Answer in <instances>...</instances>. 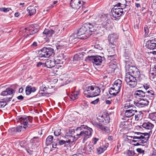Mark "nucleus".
I'll use <instances>...</instances> for the list:
<instances>
[{
    "mask_svg": "<svg viewBox=\"0 0 156 156\" xmlns=\"http://www.w3.org/2000/svg\"><path fill=\"white\" fill-rule=\"evenodd\" d=\"M92 129L84 125L77 127L75 130L74 127L69 128V143L72 144L80 137L83 138L82 142L84 143L91 136Z\"/></svg>",
    "mask_w": 156,
    "mask_h": 156,
    "instance_id": "2",
    "label": "nucleus"
},
{
    "mask_svg": "<svg viewBox=\"0 0 156 156\" xmlns=\"http://www.w3.org/2000/svg\"><path fill=\"white\" fill-rule=\"evenodd\" d=\"M136 151L138 152L140 154H143L144 152V151L140 148H137L136 150Z\"/></svg>",
    "mask_w": 156,
    "mask_h": 156,
    "instance_id": "57",
    "label": "nucleus"
},
{
    "mask_svg": "<svg viewBox=\"0 0 156 156\" xmlns=\"http://www.w3.org/2000/svg\"><path fill=\"white\" fill-rule=\"evenodd\" d=\"M10 10H11V9L10 8H5L4 7V8H0V10L1 11H3L5 12H8Z\"/></svg>",
    "mask_w": 156,
    "mask_h": 156,
    "instance_id": "48",
    "label": "nucleus"
},
{
    "mask_svg": "<svg viewBox=\"0 0 156 156\" xmlns=\"http://www.w3.org/2000/svg\"><path fill=\"white\" fill-rule=\"evenodd\" d=\"M76 119V117L74 116L73 115H70V117L69 119V120L72 123H70V124H73L74 125L76 124L75 120Z\"/></svg>",
    "mask_w": 156,
    "mask_h": 156,
    "instance_id": "41",
    "label": "nucleus"
},
{
    "mask_svg": "<svg viewBox=\"0 0 156 156\" xmlns=\"http://www.w3.org/2000/svg\"><path fill=\"white\" fill-rule=\"evenodd\" d=\"M107 22H105L101 24H96L89 23H86L77 32L78 36L83 35L82 37L83 39L87 38L92 34V32H96L97 34H100L102 36L104 33V31Z\"/></svg>",
    "mask_w": 156,
    "mask_h": 156,
    "instance_id": "1",
    "label": "nucleus"
},
{
    "mask_svg": "<svg viewBox=\"0 0 156 156\" xmlns=\"http://www.w3.org/2000/svg\"><path fill=\"white\" fill-rule=\"evenodd\" d=\"M149 102L148 100L146 98L140 99L138 101H134V104L136 108H140L147 106Z\"/></svg>",
    "mask_w": 156,
    "mask_h": 156,
    "instance_id": "10",
    "label": "nucleus"
},
{
    "mask_svg": "<svg viewBox=\"0 0 156 156\" xmlns=\"http://www.w3.org/2000/svg\"><path fill=\"white\" fill-rule=\"evenodd\" d=\"M13 91V89L12 88H7L5 90L2 92L1 94L2 96L11 95L12 94Z\"/></svg>",
    "mask_w": 156,
    "mask_h": 156,
    "instance_id": "26",
    "label": "nucleus"
},
{
    "mask_svg": "<svg viewBox=\"0 0 156 156\" xmlns=\"http://www.w3.org/2000/svg\"><path fill=\"white\" fill-rule=\"evenodd\" d=\"M17 122H20L21 125L16 128H13L11 129L12 131L15 132H20L22 131H25L27 128H30L32 126V118L27 116H20L16 118Z\"/></svg>",
    "mask_w": 156,
    "mask_h": 156,
    "instance_id": "3",
    "label": "nucleus"
},
{
    "mask_svg": "<svg viewBox=\"0 0 156 156\" xmlns=\"http://www.w3.org/2000/svg\"><path fill=\"white\" fill-rule=\"evenodd\" d=\"M134 95L135 98H139L140 99L141 98L144 97L147 98V100H152L155 97L154 92L151 90H148L147 91L137 90L134 92Z\"/></svg>",
    "mask_w": 156,
    "mask_h": 156,
    "instance_id": "6",
    "label": "nucleus"
},
{
    "mask_svg": "<svg viewBox=\"0 0 156 156\" xmlns=\"http://www.w3.org/2000/svg\"><path fill=\"white\" fill-rule=\"evenodd\" d=\"M53 138V136H49L47 138L46 140V144L47 146L50 145L52 143Z\"/></svg>",
    "mask_w": 156,
    "mask_h": 156,
    "instance_id": "38",
    "label": "nucleus"
},
{
    "mask_svg": "<svg viewBox=\"0 0 156 156\" xmlns=\"http://www.w3.org/2000/svg\"><path fill=\"white\" fill-rule=\"evenodd\" d=\"M89 60L93 63L94 65L99 66L102 63V58L100 56H91L89 57Z\"/></svg>",
    "mask_w": 156,
    "mask_h": 156,
    "instance_id": "11",
    "label": "nucleus"
},
{
    "mask_svg": "<svg viewBox=\"0 0 156 156\" xmlns=\"http://www.w3.org/2000/svg\"><path fill=\"white\" fill-rule=\"evenodd\" d=\"M54 50L50 47H44L39 52L38 57L40 58H48L53 53Z\"/></svg>",
    "mask_w": 156,
    "mask_h": 156,
    "instance_id": "7",
    "label": "nucleus"
},
{
    "mask_svg": "<svg viewBox=\"0 0 156 156\" xmlns=\"http://www.w3.org/2000/svg\"><path fill=\"white\" fill-rule=\"evenodd\" d=\"M122 82L120 80L118 79L115 80L112 85V87L116 89L120 90L122 87Z\"/></svg>",
    "mask_w": 156,
    "mask_h": 156,
    "instance_id": "20",
    "label": "nucleus"
},
{
    "mask_svg": "<svg viewBox=\"0 0 156 156\" xmlns=\"http://www.w3.org/2000/svg\"><path fill=\"white\" fill-rule=\"evenodd\" d=\"M17 99L19 100H22L24 98L23 97L22 95H20L17 97Z\"/></svg>",
    "mask_w": 156,
    "mask_h": 156,
    "instance_id": "63",
    "label": "nucleus"
},
{
    "mask_svg": "<svg viewBox=\"0 0 156 156\" xmlns=\"http://www.w3.org/2000/svg\"><path fill=\"white\" fill-rule=\"evenodd\" d=\"M149 74L151 75V76H154L153 78H154L155 76H156V66L150 69Z\"/></svg>",
    "mask_w": 156,
    "mask_h": 156,
    "instance_id": "37",
    "label": "nucleus"
},
{
    "mask_svg": "<svg viewBox=\"0 0 156 156\" xmlns=\"http://www.w3.org/2000/svg\"><path fill=\"white\" fill-rule=\"evenodd\" d=\"M55 32L54 30L51 29H45L43 32V34L47 35L48 37L52 36Z\"/></svg>",
    "mask_w": 156,
    "mask_h": 156,
    "instance_id": "28",
    "label": "nucleus"
},
{
    "mask_svg": "<svg viewBox=\"0 0 156 156\" xmlns=\"http://www.w3.org/2000/svg\"><path fill=\"white\" fill-rule=\"evenodd\" d=\"M101 93L100 88L95 86H87L83 91L84 96L87 98H92L98 96Z\"/></svg>",
    "mask_w": 156,
    "mask_h": 156,
    "instance_id": "4",
    "label": "nucleus"
},
{
    "mask_svg": "<svg viewBox=\"0 0 156 156\" xmlns=\"http://www.w3.org/2000/svg\"><path fill=\"white\" fill-rule=\"evenodd\" d=\"M121 1L123 2V3H118L116 5L117 6V7H119L120 9H122L123 10V9H124L126 8V0H121Z\"/></svg>",
    "mask_w": 156,
    "mask_h": 156,
    "instance_id": "34",
    "label": "nucleus"
},
{
    "mask_svg": "<svg viewBox=\"0 0 156 156\" xmlns=\"http://www.w3.org/2000/svg\"><path fill=\"white\" fill-rule=\"evenodd\" d=\"M137 112L135 110H133V108L126 110L125 112V115L126 117L129 118L133 115L135 113Z\"/></svg>",
    "mask_w": 156,
    "mask_h": 156,
    "instance_id": "22",
    "label": "nucleus"
},
{
    "mask_svg": "<svg viewBox=\"0 0 156 156\" xmlns=\"http://www.w3.org/2000/svg\"><path fill=\"white\" fill-rule=\"evenodd\" d=\"M61 129L60 128H56L54 130V134L55 136H58L61 135V136L64 137L65 138L68 139V130L67 129H65L64 133H62Z\"/></svg>",
    "mask_w": 156,
    "mask_h": 156,
    "instance_id": "12",
    "label": "nucleus"
},
{
    "mask_svg": "<svg viewBox=\"0 0 156 156\" xmlns=\"http://www.w3.org/2000/svg\"><path fill=\"white\" fill-rule=\"evenodd\" d=\"M92 124L94 126H95L97 127V128H98L99 125L100 124V122L98 123L96 122L93 121L92 122Z\"/></svg>",
    "mask_w": 156,
    "mask_h": 156,
    "instance_id": "59",
    "label": "nucleus"
},
{
    "mask_svg": "<svg viewBox=\"0 0 156 156\" xmlns=\"http://www.w3.org/2000/svg\"><path fill=\"white\" fill-rule=\"evenodd\" d=\"M142 126L144 128L147 129H151L154 126V125L149 122L144 123Z\"/></svg>",
    "mask_w": 156,
    "mask_h": 156,
    "instance_id": "29",
    "label": "nucleus"
},
{
    "mask_svg": "<svg viewBox=\"0 0 156 156\" xmlns=\"http://www.w3.org/2000/svg\"><path fill=\"white\" fill-rule=\"evenodd\" d=\"M145 90L144 91H147L148 90H150L149 85L147 84H145L143 85Z\"/></svg>",
    "mask_w": 156,
    "mask_h": 156,
    "instance_id": "50",
    "label": "nucleus"
},
{
    "mask_svg": "<svg viewBox=\"0 0 156 156\" xmlns=\"http://www.w3.org/2000/svg\"><path fill=\"white\" fill-rule=\"evenodd\" d=\"M116 46V45L115 44H109L108 45L107 50L109 55L115 54V53Z\"/></svg>",
    "mask_w": 156,
    "mask_h": 156,
    "instance_id": "23",
    "label": "nucleus"
},
{
    "mask_svg": "<svg viewBox=\"0 0 156 156\" xmlns=\"http://www.w3.org/2000/svg\"><path fill=\"white\" fill-rule=\"evenodd\" d=\"M127 71L128 72L126 74H129L130 76L134 77L136 78H138L140 75L139 69L135 66L131 67L130 69Z\"/></svg>",
    "mask_w": 156,
    "mask_h": 156,
    "instance_id": "9",
    "label": "nucleus"
},
{
    "mask_svg": "<svg viewBox=\"0 0 156 156\" xmlns=\"http://www.w3.org/2000/svg\"><path fill=\"white\" fill-rule=\"evenodd\" d=\"M27 10L30 16L35 14L36 12L35 7L32 6H30L28 7Z\"/></svg>",
    "mask_w": 156,
    "mask_h": 156,
    "instance_id": "31",
    "label": "nucleus"
},
{
    "mask_svg": "<svg viewBox=\"0 0 156 156\" xmlns=\"http://www.w3.org/2000/svg\"><path fill=\"white\" fill-rule=\"evenodd\" d=\"M53 59L54 60L55 65L60 64L62 62L60 57H55Z\"/></svg>",
    "mask_w": 156,
    "mask_h": 156,
    "instance_id": "39",
    "label": "nucleus"
},
{
    "mask_svg": "<svg viewBox=\"0 0 156 156\" xmlns=\"http://www.w3.org/2000/svg\"><path fill=\"white\" fill-rule=\"evenodd\" d=\"M125 80L126 83L131 88L135 87L137 85V81L136 78L130 76L129 74H126Z\"/></svg>",
    "mask_w": 156,
    "mask_h": 156,
    "instance_id": "8",
    "label": "nucleus"
},
{
    "mask_svg": "<svg viewBox=\"0 0 156 156\" xmlns=\"http://www.w3.org/2000/svg\"><path fill=\"white\" fill-rule=\"evenodd\" d=\"M46 90V87H44V86H42L40 87V90L41 91H44Z\"/></svg>",
    "mask_w": 156,
    "mask_h": 156,
    "instance_id": "60",
    "label": "nucleus"
},
{
    "mask_svg": "<svg viewBox=\"0 0 156 156\" xmlns=\"http://www.w3.org/2000/svg\"><path fill=\"white\" fill-rule=\"evenodd\" d=\"M45 67L48 68H51L55 67V66L54 60L53 59H47L45 63Z\"/></svg>",
    "mask_w": 156,
    "mask_h": 156,
    "instance_id": "18",
    "label": "nucleus"
},
{
    "mask_svg": "<svg viewBox=\"0 0 156 156\" xmlns=\"http://www.w3.org/2000/svg\"><path fill=\"white\" fill-rule=\"evenodd\" d=\"M108 99L106 100L105 103L107 104L110 105L111 103L112 100L110 98H108Z\"/></svg>",
    "mask_w": 156,
    "mask_h": 156,
    "instance_id": "55",
    "label": "nucleus"
},
{
    "mask_svg": "<svg viewBox=\"0 0 156 156\" xmlns=\"http://www.w3.org/2000/svg\"><path fill=\"white\" fill-rule=\"evenodd\" d=\"M80 59L81 58L80 57L79 55L76 54L74 55L73 58V61L74 62L75 61L80 60Z\"/></svg>",
    "mask_w": 156,
    "mask_h": 156,
    "instance_id": "46",
    "label": "nucleus"
},
{
    "mask_svg": "<svg viewBox=\"0 0 156 156\" xmlns=\"http://www.w3.org/2000/svg\"><path fill=\"white\" fill-rule=\"evenodd\" d=\"M116 7H118L116 5L111 10L112 16L115 18L119 17L123 12V11L122 9H120L119 8H116Z\"/></svg>",
    "mask_w": 156,
    "mask_h": 156,
    "instance_id": "13",
    "label": "nucleus"
},
{
    "mask_svg": "<svg viewBox=\"0 0 156 156\" xmlns=\"http://www.w3.org/2000/svg\"><path fill=\"white\" fill-rule=\"evenodd\" d=\"M30 27L31 28H30V26L29 27H27L25 28L24 30L26 31H28L29 32H27V33H29L31 35L39 31L38 29H34L33 28H32L31 26H30Z\"/></svg>",
    "mask_w": 156,
    "mask_h": 156,
    "instance_id": "25",
    "label": "nucleus"
},
{
    "mask_svg": "<svg viewBox=\"0 0 156 156\" xmlns=\"http://www.w3.org/2000/svg\"><path fill=\"white\" fill-rule=\"evenodd\" d=\"M126 63L125 68L127 71L129 70L130 69L131 67L135 66H133L134 64V61L131 59L126 60Z\"/></svg>",
    "mask_w": 156,
    "mask_h": 156,
    "instance_id": "19",
    "label": "nucleus"
},
{
    "mask_svg": "<svg viewBox=\"0 0 156 156\" xmlns=\"http://www.w3.org/2000/svg\"><path fill=\"white\" fill-rule=\"evenodd\" d=\"M106 149V147L103 148L101 147H99L97 148V151L98 154H100L103 153Z\"/></svg>",
    "mask_w": 156,
    "mask_h": 156,
    "instance_id": "45",
    "label": "nucleus"
},
{
    "mask_svg": "<svg viewBox=\"0 0 156 156\" xmlns=\"http://www.w3.org/2000/svg\"><path fill=\"white\" fill-rule=\"evenodd\" d=\"M110 63L109 66V68L111 69V71L112 72H115V71L119 69V68L117 66V63L115 61V63L109 62Z\"/></svg>",
    "mask_w": 156,
    "mask_h": 156,
    "instance_id": "27",
    "label": "nucleus"
},
{
    "mask_svg": "<svg viewBox=\"0 0 156 156\" xmlns=\"http://www.w3.org/2000/svg\"><path fill=\"white\" fill-rule=\"evenodd\" d=\"M57 50H60L61 49L66 48L67 47V43L64 41H61L57 43L56 45Z\"/></svg>",
    "mask_w": 156,
    "mask_h": 156,
    "instance_id": "21",
    "label": "nucleus"
},
{
    "mask_svg": "<svg viewBox=\"0 0 156 156\" xmlns=\"http://www.w3.org/2000/svg\"><path fill=\"white\" fill-rule=\"evenodd\" d=\"M99 140L98 138H94L92 139V143L94 145L95 144L97 141Z\"/></svg>",
    "mask_w": 156,
    "mask_h": 156,
    "instance_id": "56",
    "label": "nucleus"
},
{
    "mask_svg": "<svg viewBox=\"0 0 156 156\" xmlns=\"http://www.w3.org/2000/svg\"><path fill=\"white\" fill-rule=\"evenodd\" d=\"M61 67V66L60 65H55L54 67H53V73L56 74H58V69L59 68Z\"/></svg>",
    "mask_w": 156,
    "mask_h": 156,
    "instance_id": "43",
    "label": "nucleus"
},
{
    "mask_svg": "<svg viewBox=\"0 0 156 156\" xmlns=\"http://www.w3.org/2000/svg\"><path fill=\"white\" fill-rule=\"evenodd\" d=\"M99 101V98H98L97 99H96L95 100H94L93 101H92L90 103L91 104H93L94 105H95L97 104L98 102Z\"/></svg>",
    "mask_w": 156,
    "mask_h": 156,
    "instance_id": "54",
    "label": "nucleus"
},
{
    "mask_svg": "<svg viewBox=\"0 0 156 156\" xmlns=\"http://www.w3.org/2000/svg\"><path fill=\"white\" fill-rule=\"evenodd\" d=\"M133 104H134V101H126L125 104L124 108L126 109H130L131 107H133L134 106Z\"/></svg>",
    "mask_w": 156,
    "mask_h": 156,
    "instance_id": "33",
    "label": "nucleus"
},
{
    "mask_svg": "<svg viewBox=\"0 0 156 156\" xmlns=\"http://www.w3.org/2000/svg\"><path fill=\"white\" fill-rule=\"evenodd\" d=\"M80 4H81V6H82V7H84L86 4V2L84 1L83 0H81Z\"/></svg>",
    "mask_w": 156,
    "mask_h": 156,
    "instance_id": "61",
    "label": "nucleus"
},
{
    "mask_svg": "<svg viewBox=\"0 0 156 156\" xmlns=\"http://www.w3.org/2000/svg\"><path fill=\"white\" fill-rule=\"evenodd\" d=\"M81 0H71L70 5L71 7L74 9H78L81 6Z\"/></svg>",
    "mask_w": 156,
    "mask_h": 156,
    "instance_id": "14",
    "label": "nucleus"
},
{
    "mask_svg": "<svg viewBox=\"0 0 156 156\" xmlns=\"http://www.w3.org/2000/svg\"><path fill=\"white\" fill-rule=\"evenodd\" d=\"M120 90L116 89L114 87H111L109 89V92L110 94L113 96H115L119 93Z\"/></svg>",
    "mask_w": 156,
    "mask_h": 156,
    "instance_id": "32",
    "label": "nucleus"
},
{
    "mask_svg": "<svg viewBox=\"0 0 156 156\" xmlns=\"http://www.w3.org/2000/svg\"><path fill=\"white\" fill-rule=\"evenodd\" d=\"M39 44V42H38V43L37 42L35 41L31 45V48H35L37 46H38V45Z\"/></svg>",
    "mask_w": 156,
    "mask_h": 156,
    "instance_id": "52",
    "label": "nucleus"
},
{
    "mask_svg": "<svg viewBox=\"0 0 156 156\" xmlns=\"http://www.w3.org/2000/svg\"><path fill=\"white\" fill-rule=\"evenodd\" d=\"M118 38V36L116 34L114 33L110 34L108 37L109 44H114V43L116 42Z\"/></svg>",
    "mask_w": 156,
    "mask_h": 156,
    "instance_id": "17",
    "label": "nucleus"
},
{
    "mask_svg": "<svg viewBox=\"0 0 156 156\" xmlns=\"http://www.w3.org/2000/svg\"><path fill=\"white\" fill-rule=\"evenodd\" d=\"M97 119L99 122H100L98 128L102 130L106 131V128H107L105 127V126H102L101 123H103V124H105V123H106L108 122H104V121H105L106 120L104 118L103 115H102L101 116H99L98 117H97Z\"/></svg>",
    "mask_w": 156,
    "mask_h": 156,
    "instance_id": "16",
    "label": "nucleus"
},
{
    "mask_svg": "<svg viewBox=\"0 0 156 156\" xmlns=\"http://www.w3.org/2000/svg\"><path fill=\"white\" fill-rule=\"evenodd\" d=\"M116 58V55L115 54H110L108 55V61L109 62H111L112 61L113 62H114L115 60H116L115 58Z\"/></svg>",
    "mask_w": 156,
    "mask_h": 156,
    "instance_id": "35",
    "label": "nucleus"
},
{
    "mask_svg": "<svg viewBox=\"0 0 156 156\" xmlns=\"http://www.w3.org/2000/svg\"><path fill=\"white\" fill-rule=\"evenodd\" d=\"M142 116V113L139 112V113L136 114L135 115V119L136 120L138 121L140 119Z\"/></svg>",
    "mask_w": 156,
    "mask_h": 156,
    "instance_id": "44",
    "label": "nucleus"
},
{
    "mask_svg": "<svg viewBox=\"0 0 156 156\" xmlns=\"http://www.w3.org/2000/svg\"><path fill=\"white\" fill-rule=\"evenodd\" d=\"M126 123L125 122H121L119 125L120 127L123 129L126 128L127 125L126 124Z\"/></svg>",
    "mask_w": 156,
    "mask_h": 156,
    "instance_id": "49",
    "label": "nucleus"
},
{
    "mask_svg": "<svg viewBox=\"0 0 156 156\" xmlns=\"http://www.w3.org/2000/svg\"><path fill=\"white\" fill-rule=\"evenodd\" d=\"M78 36L77 35L76 32L72 34V35L70 36L69 38V43H70V44L73 43L74 41H76L75 40L76 39Z\"/></svg>",
    "mask_w": 156,
    "mask_h": 156,
    "instance_id": "24",
    "label": "nucleus"
},
{
    "mask_svg": "<svg viewBox=\"0 0 156 156\" xmlns=\"http://www.w3.org/2000/svg\"><path fill=\"white\" fill-rule=\"evenodd\" d=\"M62 120L63 122H65L64 123V124L67 125L68 119L66 118V117H63L62 119Z\"/></svg>",
    "mask_w": 156,
    "mask_h": 156,
    "instance_id": "53",
    "label": "nucleus"
},
{
    "mask_svg": "<svg viewBox=\"0 0 156 156\" xmlns=\"http://www.w3.org/2000/svg\"><path fill=\"white\" fill-rule=\"evenodd\" d=\"M6 105V104H5V102L0 101V108L4 107Z\"/></svg>",
    "mask_w": 156,
    "mask_h": 156,
    "instance_id": "58",
    "label": "nucleus"
},
{
    "mask_svg": "<svg viewBox=\"0 0 156 156\" xmlns=\"http://www.w3.org/2000/svg\"><path fill=\"white\" fill-rule=\"evenodd\" d=\"M39 141V138L37 137H34L30 140V143L32 144V145H36V143H38Z\"/></svg>",
    "mask_w": 156,
    "mask_h": 156,
    "instance_id": "40",
    "label": "nucleus"
},
{
    "mask_svg": "<svg viewBox=\"0 0 156 156\" xmlns=\"http://www.w3.org/2000/svg\"><path fill=\"white\" fill-rule=\"evenodd\" d=\"M146 46L148 49L154 50V48H155V47H156V44H154L152 43H150L149 42H147Z\"/></svg>",
    "mask_w": 156,
    "mask_h": 156,
    "instance_id": "36",
    "label": "nucleus"
},
{
    "mask_svg": "<svg viewBox=\"0 0 156 156\" xmlns=\"http://www.w3.org/2000/svg\"><path fill=\"white\" fill-rule=\"evenodd\" d=\"M26 151L27 153L29 154H33V151L31 150H30V149H26Z\"/></svg>",
    "mask_w": 156,
    "mask_h": 156,
    "instance_id": "62",
    "label": "nucleus"
},
{
    "mask_svg": "<svg viewBox=\"0 0 156 156\" xmlns=\"http://www.w3.org/2000/svg\"><path fill=\"white\" fill-rule=\"evenodd\" d=\"M135 134H136L137 136H132L131 137L133 138V139L136 140H133L132 141L134 142L138 141L140 143V144H144V145H142L145 146V147H147V142L149 138V133H142L140 132H136Z\"/></svg>",
    "mask_w": 156,
    "mask_h": 156,
    "instance_id": "5",
    "label": "nucleus"
},
{
    "mask_svg": "<svg viewBox=\"0 0 156 156\" xmlns=\"http://www.w3.org/2000/svg\"><path fill=\"white\" fill-rule=\"evenodd\" d=\"M58 144L60 145H63L65 144L66 143H68V140H60L59 139H58Z\"/></svg>",
    "mask_w": 156,
    "mask_h": 156,
    "instance_id": "47",
    "label": "nucleus"
},
{
    "mask_svg": "<svg viewBox=\"0 0 156 156\" xmlns=\"http://www.w3.org/2000/svg\"><path fill=\"white\" fill-rule=\"evenodd\" d=\"M25 91L26 95H30L31 93L32 92L31 91L30 85H28L26 87Z\"/></svg>",
    "mask_w": 156,
    "mask_h": 156,
    "instance_id": "42",
    "label": "nucleus"
},
{
    "mask_svg": "<svg viewBox=\"0 0 156 156\" xmlns=\"http://www.w3.org/2000/svg\"><path fill=\"white\" fill-rule=\"evenodd\" d=\"M69 156H83L81 154H70Z\"/></svg>",
    "mask_w": 156,
    "mask_h": 156,
    "instance_id": "64",
    "label": "nucleus"
},
{
    "mask_svg": "<svg viewBox=\"0 0 156 156\" xmlns=\"http://www.w3.org/2000/svg\"><path fill=\"white\" fill-rule=\"evenodd\" d=\"M37 67H40L42 66V67H45V63H43L41 62H38L37 65Z\"/></svg>",
    "mask_w": 156,
    "mask_h": 156,
    "instance_id": "51",
    "label": "nucleus"
},
{
    "mask_svg": "<svg viewBox=\"0 0 156 156\" xmlns=\"http://www.w3.org/2000/svg\"><path fill=\"white\" fill-rule=\"evenodd\" d=\"M78 93L77 92H72L71 94H69V101H73L78 98Z\"/></svg>",
    "mask_w": 156,
    "mask_h": 156,
    "instance_id": "30",
    "label": "nucleus"
},
{
    "mask_svg": "<svg viewBox=\"0 0 156 156\" xmlns=\"http://www.w3.org/2000/svg\"><path fill=\"white\" fill-rule=\"evenodd\" d=\"M94 147L92 144H86L83 150L87 154H90L94 152Z\"/></svg>",
    "mask_w": 156,
    "mask_h": 156,
    "instance_id": "15",
    "label": "nucleus"
}]
</instances>
